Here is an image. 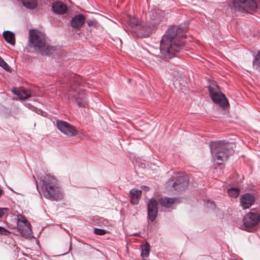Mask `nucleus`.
<instances>
[{
  "label": "nucleus",
  "instance_id": "f257e3e1",
  "mask_svg": "<svg viewBox=\"0 0 260 260\" xmlns=\"http://www.w3.org/2000/svg\"><path fill=\"white\" fill-rule=\"evenodd\" d=\"M185 39L184 31L181 27L178 26L170 27L161 40V53L166 57L172 58L175 53L183 48Z\"/></svg>",
  "mask_w": 260,
  "mask_h": 260
},
{
  "label": "nucleus",
  "instance_id": "f03ea898",
  "mask_svg": "<svg viewBox=\"0 0 260 260\" xmlns=\"http://www.w3.org/2000/svg\"><path fill=\"white\" fill-rule=\"evenodd\" d=\"M41 194L51 201H57L63 198L64 193L57 180L54 177L46 175L41 184Z\"/></svg>",
  "mask_w": 260,
  "mask_h": 260
},
{
  "label": "nucleus",
  "instance_id": "7ed1b4c3",
  "mask_svg": "<svg viewBox=\"0 0 260 260\" xmlns=\"http://www.w3.org/2000/svg\"><path fill=\"white\" fill-rule=\"evenodd\" d=\"M230 145L231 144L223 141L211 143L210 147L215 163L221 165L226 160L231 152L229 150Z\"/></svg>",
  "mask_w": 260,
  "mask_h": 260
},
{
  "label": "nucleus",
  "instance_id": "20e7f679",
  "mask_svg": "<svg viewBox=\"0 0 260 260\" xmlns=\"http://www.w3.org/2000/svg\"><path fill=\"white\" fill-rule=\"evenodd\" d=\"M65 78L70 84H72V82L76 86H79L80 84V81L81 78V77L78 75L73 73H69L68 75L65 76ZM73 86V85H71V86ZM72 90H74V88L71 87V90L67 94L68 98L69 99H74L77 104L80 107H87L88 106V102L86 100V97L85 95L84 92L81 91L79 92L77 95H75L74 94L72 93Z\"/></svg>",
  "mask_w": 260,
  "mask_h": 260
},
{
  "label": "nucleus",
  "instance_id": "39448f33",
  "mask_svg": "<svg viewBox=\"0 0 260 260\" xmlns=\"http://www.w3.org/2000/svg\"><path fill=\"white\" fill-rule=\"evenodd\" d=\"M28 46L41 54L49 53L50 46L46 42L45 34L41 31L30 30Z\"/></svg>",
  "mask_w": 260,
  "mask_h": 260
},
{
  "label": "nucleus",
  "instance_id": "423d86ee",
  "mask_svg": "<svg viewBox=\"0 0 260 260\" xmlns=\"http://www.w3.org/2000/svg\"><path fill=\"white\" fill-rule=\"evenodd\" d=\"M210 96L213 102L224 109L229 105V102L225 95L219 90L217 83L213 81L208 86Z\"/></svg>",
  "mask_w": 260,
  "mask_h": 260
},
{
  "label": "nucleus",
  "instance_id": "0eeeda50",
  "mask_svg": "<svg viewBox=\"0 0 260 260\" xmlns=\"http://www.w3.org/2000/svg\"><path fill=\"white\" fill-rule=\"evenodd\" d=\"M258 5L254 0H234L233 9L235 12L241 13H251L254 12Z\"/></svg>",
  "mask_w": 260,
  "mask_h": 260
},
{
  "label": "nucleus",
  "instance_id": "6e6552de",
  "mask_svg": "<svg viewBox=\"0 0 260 260\" xmlns=\"http://www.w3.org/2000/svg\"><path fill=\"white\" fill-rule=\"evenodd\" d=\"M260 221V215L254 212L247 213L243 219V229L249 231Z\"/></svg>",
  "mask_w": 260,
  "mask_h": 260
},
{
  "label": "nucleus",
  "instance_id": "1a4fd4ad",
  "mask_svg": "<svg viewBox=\"0 0 260 260\" xmlns=\"http://www.w3.org/2000/svg\"><path fill=\"white\" fill-rule=\"evenodd\" d=\"M17 219V229L23 237H30L32 232L29 222L25 217L21 215L18 216Z\"/></svg>",
  "mask_w": 260,
  "mask_h": 260
},
{
  "label": "nucleus",
  "instance_id": "9d476101",
  "mask_svg": "<svg viewBox=\"0 0 260 260\" xmlns=\"http://www.w3.org/2000/svg\"><path fill=\"white\" fill-rule=\"evenodd\" d=\"M56 125L59 131L68 137H74L78 134L77 128L66 121L58 120Z\"/></svg>",
  "mask_w": 260,
  "mask_h": 260
},
{
  "label": "nucleus",
  "instance_id": "9b49d317",
  "mask_svg": "<svg viewBox=\"0 0 260 260\" xmlns=\"http://www.w3.org/2000/svg\"><path fill=\"white\" fill-rule=\"evenodd\" d=\"M134 35L137 37L146 38L150 36L152 27L147 23L141 22L138 29H134Z\"/></svg>",
  "mask_w": 260,
  "mask_h": 260
},
{
  "label": "nucleus",
  "instance_id": "f8f14e48",
  "mask_svg": "<svg viewBox=\"0 0 260 260\" xmlns=\"http://www.w3.org/2000/svg\"><path fill=\"white\" fill-rule=\"evenodd\" d=\"M148 217L154 221L158 213V202L154 198H151L147 204Z\"/></svg>",
  "mask_w": 260,
  "mask_h": 260
},
{
  "label": "nucleus",
  "instance_id": "ddd939ff",
  "mask_svg": "<svg viewBox=\"0 0 260 260\" xmlns=\"http://www.w3.org/2000/svg\"><path fill=\"white\" fill-rule=\"evenodd\" d=\"M188 177L187 175L180 174L177 177V180L174 183L173 187L177 192H180L188 186Z\"/></svg>",
  "mask_w": 260,
  "mask_h": 260
},
{
  "label": "nucleus",
  "instance_id": "4468645a",
  "mask_svg": "<svg viewBox=\"0 0 260 260\" xmlns=\"http://www.w3.org/2000/svg\"><path fill=\"white\" fill-rule=\"evenodd\" d=\"M255 200L254 196L249 193L242 195L240 198V205L244 209L249 208L252 206Z\"/></svg>",
  "mask_w": 260,
  "mask_h": 260
},
{
  "label": "nucleus",
  "instance_id": "2eb2a0df",
  "mask_svg": "<svg viewBox=\"0 0 260 260\" xmlns=\"http://www.w3.org/2000/svg\"><path fill=\"white\" fill-rule=\"evenodd\" d=\"M159 204L161 206L166 208H174L176 205L179 203V199L177 198H172L168 197H162L159 200Z\"/></svg>",
  "mask_w": 260,
  "mask_h": 260
},
{
  "label": "nucleus",
  "instance_id": "dca6fc26",
  "mask_svg": "<svg viewBox=\"0 0 260 260\" xmlns=\"http://www.w3.org/2000/svg\"><path fill=\"white\" fill-rule=\"evenodd\" d=\"M85 20V17L83 15H77L72 18L71 25L74 28H79L83 25Z\"/></svg>",
  "mask_w": 260,
  "mask_h": 260
},
{
  "label": "nucleus",
  "instance_id": "f3484780",
  "mask_svg": "<svg viewBox=\"0 0 260 260\" xmlns=\"http://www.w3.org/2000/svg\"><path fill=\"white\" fill-rule=\"evenodd\" d=\"M52 8L53 11L56 14H63L67 10V7L65 4L61 2H56L53 4Z\"/></svg>",
  "mask_w": 260,
  "mask_h": 260
},
{
  "label": "nucleus",
  "instance_id": "a211bd4d",
  "mask_svg": "<svg viewBox=\"0 0 260 260\" xmlns=\"http://www.w3.org/2000/svg\"><path fill=\"white\" fill-rule=\"evenodd\" d=\"M12 92L17 95L21 100H25L30 96L31 92L29 90L26 89H22L18 90L16 88H13Z\"/></svg>",
  "mask_w": 260,
  "mask_h": 260
},
{
  "label": "nucleus",
  "instance_id": "6ab92c4d",
  "mask_svg": "<svg viewBox=\"0 0 260 260\" xmlns=\"http://www.w3.org/2000/svg\"><path fill=\"white\" fill-rule=\"evenodd\" d=\"M130 194L131 203L134 205L138 204L141 197L142 191L139 189H132L130 191Z\"/></svg>",
  "mask_w": 260,
  "mask_h": 260
},
{
  "label": "nucleus",
  "instance_id": "aec40b11",
  "mask_svg": "<svg viewBox=\"0 0 260 260\" xmlns=\"http://www.w3.org/2000/svg\"><path fill=\"white\" fill-rule=\"evenodd\" d=\"M141 21H139L137 18L134 16H129L128 24L131 27L130 31L134 34L135 32L134 29H138L139 24Z\"/></svg>",
  "mask_w": 260,
  "mask_h": 260
},
{
  "label": "nucleus",
  "instance_id": "412c9836",
  "mask_svg": "<svg viewBox=\"0 0 260 260\" xmlns=\"http://www.w3.org/2000/svg\"><path fill=\"white\" fill-rule=\"evenodd\" d=\"M3 37L6 41L11 45H14L15 43L14 34L10 31H5L3 32Z\"/></svg>",
  "mask_w": 260,
  "mask_h": 260
},
{
  "label": "nucleus",
  "instance_id": "4be33fe9",
  "mask_svg": "<svg viewBox=\"0 0 260 260\" xmlns=\"http://www.w3.org/2000/svg\"><path fill=\"white\" fill-rule=\"evenodd\" d=\"M141 256L143 258L147 257L150 252V245L147 241H145L143 245H141Z\"/></svg>",
  "mask_w": 260,
  "mask_h": 260
},
{
  "label": "nucleus",
  "instance_id": "5701e85b",
  "mask_svg": "<svg viewBox=\"0 0 260 260\" xmlns=\"http://www.w3.org/2000/svg\"><path fill=\"white\" fill-rule=\"evenodd\" d=\"M23 6L27 9H34L38 5L37 0H20Z\"/></svg>",
  "mask_w": 260,
  "mask_h": 260
},
{
  "label": "nucleus",
  "instance_id": "b1692460",
  "mask_svg": "<svg viewBox=\"0 0 260 260\" xmlns=\"http://www.w3.org/2000/svg\"><path fill=\"white\" fill-rule=\"evenodd\" d=\"M253 67L260 72V51H258L253 61Z\"/></svg>",
  "mask_w": 260,
  "mask_h": 260
},
{
  "label": "nucleus",
  "instance_id": "393cba45",
  "mask_svg": "<svg viewBox=\"0 0 260 260\" xmlns=\"http://www.w3.org/2000/svg\"><path fill=\"white\" fill-rule=\"evenodd\" d=\"M228 193L231 197L237 198L240 193V190L237 188L232 187L228 189Z\"/></svg>",
  "mask_w": 260,
  "mask_h": 260
},
{
  "label": "nucleus",
  "instance_id": "a878e982",
  "mask_svg": "<svg viewBox=\"0 0 260 260\" xmlns=\"http://www.w3.org/2000/svg\"><path fill=\"white\" fill-rule=\"evenodd\" d=\"M0 66L7 71L10 70V67L8 63L0 56Z\"/></svg>",
  "mask_w": 260,
  "mask_h": 260
},
{
  "label": "nucleus",
  "instance_id": "bb28decb",
  "mask_svg": "<svg viewBox=\"0 0 260 260\" xmlns=\"http://www.w3.org/2000/svg\"><path fill=\"white\" fill-rule=\"evenodd\" d=\"M87 24L89 26H93L95 28L98 27L99 26L98 21L94 19L87 21Z\"/></svg>",
  "mask_w": 260,
  "mask_h": 260
},
{
  "label": "nucleus",
  "instance_id": "cd10ccee",
  "mask_svg": "<svg viewBox=\"0 0 260 260\" xmlns=\"http://www.w3.org/2000/svg\"><path fill=\"white\" fill-rule=\"evenodd\" d=\"M94 233L98 235H104L106 233V231L100 229H94Z\"/></svg>",
  "mask_w": 260,
  "mask_h": 260
},
{
  "label": "nucleus",
  "instance_id": "c85d7f7f",
  "mask_svg": "<svg viewBox=\"0 0 260 260\" xmlns=\"http://www.w3.org/2000/svg\"><path fill=\"white\" fill-rule=\"evenodd\" d=\"M10 234V232L5 229L4 228L0 226V234L2 235L8 236Z\"/></svg>",
  "mask_w": 260,
  "mask_h": 260
},
{
  "label": "nucleus",
  "instance_id": "c756f323",
  "mask_svg": "<svg viewBox=\"0 0 260 260\" xmlns=\"http://www.w3.org/2000/svg\"><path fill=\"white\" fill-rule=\"evenodd\" d=\"M8 210V208H0V217H2L4 215V214H5L6 211H7Z\"/></svg>",
  "mask_w": 260,
  "mask_h": 260
},
{
  "label": "nucleus",
  "instance_id": "7c9ffc66",
  "mask_svg": "<svg viewBox=\"0 0 260 260\" xmlns=\"http://www.w3.org/2000/svg\"><path fill=\"white\" fill-rule=\"evenodd\" d=\"M142 188L143 190L145 191H147L149 190V188L147 186H143L142 187Z\"/></svg>",
  "mask_w": 260,
  "mask_h": 260
},
{
  "label": "nucleus",
  "instance_id": "2f4dec72",
  "mask_svg": "<svg viewBox=\"0 0 260 260\" xmlns=\"http://www.w3.org/2000/svg\"><path fill=\"white\" fill-rule=\"evenodd\" d=\"M70 250V248L63 254H64L66 253H68L69 252Z\"/></svg>",
  "mask_w": 260,
  "mask_h": 260
},
{
  "label": "nucleus",
  "instance_id": "473e14b6",
  "mask_svg": "<svg viewBox=\"0 0 260 260\" xmlns=\"http://www.w3.org/2000/svg\"><path fill=\"white\" fill-rule=\"evenodd\" d=\"M210 204H211V205H212V206L213 207H214V204H213L212 202H211V203H210Z\"/></svg>",
  "mask_w": 260,
  "mask_h": 260
}]
</instances>
